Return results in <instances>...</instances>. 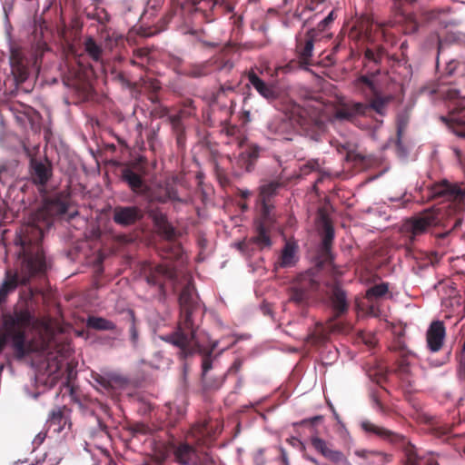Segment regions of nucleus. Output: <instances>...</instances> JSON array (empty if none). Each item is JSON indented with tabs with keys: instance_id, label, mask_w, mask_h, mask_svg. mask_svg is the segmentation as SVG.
<instances>
[{
	"instance_id": "nucleus-31",
	"label": "nucleus",
	"mask_w": 465,
	"mask_h": 465,
	"mask_svg": "<svg viewBox=\"0 0 465 465\" xmlns=\"http://www.w3.org/2000/svg\"><path fill=\"white\" fill-rule=\"evenodd\" d=\"M261 148L256 144H249L244 148L238 157L239 165L246 172H251L255 162L259 158Z\"/></svg>"
},
{
	"instance_id": "nucleus-36",
	"label": "nucleus",
	"mask_w": 465,
	"mask_h": 465,
	"mask_svg": "<svg viewBox=\"0 0 465 465\" xmlns=\"http://www.w3.org/2000/svg\"><path fill=\"white\" fill-rule=\"evenodd\" d=\"M213 1L215 2V4L213 5V6H212V9L210 10L211 19H209L207 16H205L203 12L199 11V10H194L193 15L196 16V17H200L204 23H211L215 20L214 9L216 6L223 7L227 14L232 13L233 11V6L232 5V4H230L226 0H213Z\"/></svg>"
},
{
	"instance_id": "nucleus-59",
	"label": "nucleus",
	"mask_w": 465,
	"mask_h": 465,
	"mask_svg": "<svg viewBox=\"0 0 465 465\" xmlns=\"http://www.w3.org/2000/svg\"><path fill=\"white\" fill-rule=\"evenodd\" d=\"M175 136H176L177 144L179 146L183 145L184 140H185L184 132L181 133V134H176Z\"/></svg>"
},
{
	"instance_id": "nucleus-62",
	"label": "nucleus",
	"mask_w": 465,
	"mask_h": 465,
	"mask_svg": "<svg viewBox=\"0 0 465 465\" xmlns=\"http://www.w3.org/2000/svg\"><path fill=\"white\" fill-rule=\"evenodd\" d=\"M156 461L159 465H161L166 459V456L164 454H162V455H157L156 456Z\"/></svg>"
},
{
	"instance_id": "nucleus-8",
	"label": "nucleus",
	"mask_w": 465,
	"mask_h": 465,
	"mask_svg": "<svg viewBox=\"0 0 465 465\" xmlns=\"http://www.w3.org/2000/svg\"><path fill=\"white\" fill-rule=\"evenodd\" d=\"M440 95L449 102L450 113L447 117H441L459 135L465 137V86L459 87L457 84L442 85L439 89Z\"/></svg>"
},
{
	"instance_id": "nucleus-29",
	"label": "nucleus",
	"mask_w": 465,
	"mask_h": 465,
	"mask_svg": "<svg viewBox=\"0 0 465 465\" xmlns=\"http://www.w3.org/2000/svg\"><path fill=\"white\" fill-rule=\"evenodd\" d=\"M63 82L80 95H84L88 92L89 84L79 71L69 70L63 77Z\"/></svg>"
},
{
	"instance_id": "nucleus-53",
	"label": "nucleus",
	"mask_w": 465,
	"mask_h": 465,
	"mask_svg": "<svg viewBox=\"0 0 465 465\" xmlns=\"http://www.w3.org/2000/svg\"><path fill=\"white\" fill-rule=\"evenodd\" d=\"M357 83L358 84H362L364 85H366L367 87H369L371 91H374L375 90V85H374V83L373 81L367 75H361L358 79H357Z\"/></svg>"
},
{
	"instance_id": "nucleus-26",
	"label": "nucleus",
	"mask_w": 465,
	"mask_h": 465,
	"mask_svg": "<svg viewBox=\"0 0 465 465\" xmlns=\"http://www.w3.org/2000/svg\"><path fill=\"white\" fill-rule=\"evenodd\" d=\"M249 83L266 100L272 102L277 99L279 93L273 84L265 83L254 72L248 74Z\"/></svg>"
},
{
	"instance_id": "nucleus-56",
	"label": "nucleus",
	"mask_w": 465,
	"mask_h": 465,
	"mask_svg": "<svg viewBox=\"0 0 465 465\" xmlns=\"http://www.w3.org/2000/svg\"><path fill=\"white\" fill-rule=\"evenodd\" d=\"M334 12L331 11L323 20H322L319 24V26H322L324 28L327 26L330 23H331L334 20L333 16Z\"/></svg>"
},
{
	"instance_id": "nucleus-11",
	"label": "nucleus",
	"mask_w": 465,
	"mask_h": 465,
	"mask_svg": "<svg viewBox=\"0 0 465 465\" xmlns=\"http://www.w3.org/2000/svg\"><path fill=\"white\" fill-rule=\"evenodd\" d=\"M440 218L437 211L428 209L418 215L407 219L401 225V232L413 242L417 237L424 234L427 231L439 223Z\"/></svg>"
},
{
	"instance_id": "nucleus-3",
	"label": "nucleus",
	"mask_w": 465,
	"mask_h": 465,
	"mask_svg": "<svg viewBox=\"0 0 465 465\" xmlns=\"http://www.w3.org/2000/svg\"><path fill=\"white\" fill-rule=\"evenodd\" d=\"M298 127L304 135L313 141H319L325 130V124L314 111L291 103L282 113L267 121L265 134L272 139L292 141Z\"/></svg>"
},
{
	"instance_id": "nucleus-14",
	"label": "nucleus",
	"mask_w": 465,
	"mask_h": 465,
	"mask_svg": "<svg viewBox=\"0 0 465 465\" xmlns=\"http://www.w3.org/2000/svg\"><path fill=\"white\" fill-rule=\"evenodd\" d=\"M9 62L15 83L19 86L28 79L30 67L36 63V57L29 58L22 48L13 46L10 50Z\"/></svg>"
},
{
	"instance_id": "nucleus-1",
	"label": "nucleus",
	"mask_w": 465,
	"mask_h": 465,
	"mask_svg": "<svg viewBox=\"0 0 465 465\" xmlns=\"http://www.w3.org/2000/svg\"><path fill=\"white\" fill-rule=\"evenodd\" d=\"M49 225L46 210L39 209L16 232L15 242L20 246V265L17 270L7 269L5 272L0 285V305L6 302L8 295L18 286H25L33 278L45 276L50 268L42 246L44 228Z\"/></svg>"
},
{
	"instance_id": "nucleus-55",
	"label": "nucleus",
	"mask_w": 465,
	"mask_h": 465,
	"mask_svg": "<svg viewBox=\"0 0 465 465\" xmlns=\"http://www.w3.org/2000/svg\"><path fill=\"white\" fill-rule=\"evenodd\" d=\"M320 167V163L318 160H311L309 161L303 167V171L306 172L308 169L309 171L317 170Z\"/></svg>"
},
{
	"instance_id": "nucleus-23",
	"label": "nucleus",
	"mask_w": 465,
	"mask_h": 465,
	"mask_svg": "<svg viewBox=\"0 0 465 465\" xmlns=\"http://www.w3.org/2000/svg\"><path fill=\"white\" fill-rule=\"evenodd\" d=\"M316 35V30L310 29L304 35H299L296 36V52L303 64H311Z\"/></svg>"
},
{
	"instance_id": "nucleus-2",
	"label": "nucleus",
	"mask_w": 465,
	"mask_h": 465,
	"mask_svg": "<svg viewBox=\"0 0 465 465\" xmlns=\"http://www.w3.org/2000/svg\"><path fill=\"white\" fill-rule=\"evenodd\" d=\"M180 319L174 331L160 335L159 338L178 349L180 360L199 353L202 355V380L205 381L208 371L213 368V353L218 346L217 341H211L207 346L202 345L197 338L198 325L194 317L200 307L195 300L191 286H184L179 296Z\"/></svg>"
},
{
	"instance_id": "nucleus-48",
	"label": "nucleus",
	"mask_w": 465,
	"mask_h": 465,
	"mask_svg": "<svg viewBox=\"0 0 465 465\" xmlns=\"http://www.w3.org/2000/svg\"><path fill=\"white\" fill-rule=\"evenodd\" d=\"M129 313H130V318H131V325H130V329H129L130 340H131L132 344L135 347L138 343L139 332H138V330L136 327L134 312L130 311Z\"/></svg>"
},
{
	"instance_id": "nucleus-32",
	"label": "nucleus",
	"mask_w": 465,
	"mask_h": 465,
	"mask_svg": "<svg viewBox=\"0 0 465 465\" xmlns=\"http://www.w3.org/2000/svg\"><path fill=\"white\" fill-rule=\"evenodd\" d=\"M391 101V95H381L380 94L374 93V95L370 100V102L366 103L368 107V116L371 114V111H374L381 116L386 115L388 105Z\"/></svg>"
},
{
	"instance_id": "nucleus-63",
	"label": "nucleus",
	"mask_w": 465,
	"mask_h": 465,
	"mask_svg": "<svg viewBox=\"0 0 465 465\" xmlns=\"http://www.w3.org/2000/svg\"><path fill=\"white\" fill-rule=\"evenodd\" d=\"M240 195H241L242 198L246 199V198H248L251 195V192L248 191V190H242L240 192Z\"/></svg>"
},
{
	"instance_id": "nucleus-22",
	"label": "nucleus",
	"mask_w": 465,
	"mask_h": 465,
	"mask_svg": "<svg viewBox=\"0 0 465 465\" xmlns=\"http://www.w3.org/2000/svg\"><path fill=\"white\" fill-rule=\"evenodd\" d=\"M275 222V215H271V219L267 220L262 214L255 223L256 235L250 239V242L256 244L260 249L271 247L272 240L270 231Z\"/></svg>"
},
{
	"instance_id": "nucleus-24",
	"label": "nucleus",
	"mask_w": 465,
	"mask_h": 465,
	"mask_svg": "<svg viewBox=\"0 0 465 465\" xmlns=\"http://www.w3.org/2000/svg\"><path fill=\"white\" fill-rule=\"evenodd\" d=\"M445 335L446 329L442 322L434 321L430 323L426 333L427 346L430 351L437 352L442 348Z\"/></svg>"
},
{
	"instance_id": "nucleus-50",
	"label": "nucleus",
	"mask_w": 465,
	"mask_h": 465,
	"mask_svg": "<svg viewBox=\"0 0 465 465\" xmlns=\"http://www.w3.org/2000/svg\"><path fill=\"white\" fill-rule=\"evenodd\" d=\"M171 124L174 134L184 132V127L182 119L179 115H172L170 117Z\"/></svg>"
},
{
	"instance_id": "nucleus-61",
	"label": "nucleus",
	"mask_w": 465,
	"mask_h": 465,
	"mask_svg": "<svg viewBox=\"0 0 465 465\" xmlns=\"http://www.w3.org/2000/svg\"><path fill=\"white\" fill-rule=\"evenodd\" d=\"M233 90H234V88L231 84H222L220 86V91L223 92V93H225L226 91H231L232 92Z\"/></svg>"
},
{
	"instance_id": "nucleus-10",
	"label": "nucleus",
	"mask_w": 465,
	"mask_h": 465,
	"mask_svg": "<svg viewBox=\"0 0 465 465\" xmlns=\"http://www.w3.org/2000/svg\"><path fill=\"white\" fill-rule=\"evenodd\" d=\"M147 175V161L144 157H138L122 169L121 178L132 192L137 194H144L148 186L144 180Z\"/></svg>"
},
{
	"instance_id": "nucleus-34",
	"label": "nucleus",
	"mask_w": 465,
	"mask_h": 465,
	"mask_svg": "<svg viewBox=\"0 0 465 465\" xmlns=\"http://www.w3.org/2000/svg\"><path fill=\"white\" fill-rule=\"evenodd\" d=\"M15 112V117L19 123L25 124L26 123L33 124L38 118L39 114L33 107L26 104H19L13 109Z\"/></svg>"
},
{
	"instance_id": "nucleus-25",
	"label": "nucleus",
	"mask_w": 465,
	"mask_h": 465,
	"mask_svg": "<svg viewBox=\"0 0 465 465\" xmlns=\"http://www.w3.org/2000/svg\"><path fill=\"white\" fill-rule=\"evenodd\" d=\"M70 414L71 410L65 406L52 410L47 420L48 427L53 428L54 432L60 433L64 430L66 424L71 426Z\"/></svg>"
},
{
	"instance_id": "nucleus-40",
	"label": "nucleus",
	"mask_w": 465,
	"mask_h": 465,
	"mask_svg": "<svg viewBox=\"0 0 465 465\" xmlns=\"http://www.w3.org/2000/svg\"><path fill=\"white\" fill-rule=\"evenodd\" d=\"M84 50L94 61L99 62L102 60L103 49L93 37L85 39Z\"/></svg>"
},
{
	"instance_id": "nucleus-13",
	"label": "nucleus",
	"mask_w": 465,
	"mask_h": 465,
	"mask_svg": "<svg viewBox=\"0 0 465 465\" xmlns=\"http://www.w3.org/2000/svg\"><path fill=\"white\" fill-rule=\"evenodd\" d=\"M427 198L462 203L465 202V183H451L443 180L428 188Z\"/></svg>"
},
{
	"instance_id": "nucleus-9",
	"label": "nucleus",
	"mask_w": 465,
	"mask_h": 465,
	"mask_svg": "<svg viewBox=\"0 0 465 465\" xmlns=\"http://www.w3.org/2000/svg\"><path fill=\"white\" fill-rule=\"evenodd\" d=\"M361 429L369 434H373L381 440L401 449L406 458V465H418L419 457L416 452V448L404 435L378 426L370 420H363L361 423Z\"/></svg>"
},
{
	"instance_id": "nucleus-47",
	"label": "nucleus",
	"mask_w": 465,
	"mask_h": 465,
	"mask_svg": "<svg viewBox=\"0 0 465 465\" xmlns=\"http://www.w3.org/2000/svg\"><path fill=\"white\" fill-rule=\"evenodd\" d=\"M383 56V49L378 48L377 50H373L371 48H367L364 53V58L369 62H372L375 64L381 63V58Z\"/></svg>"
},
{
	"instance_id": "nucleus-35",
	"label": "nucleus",
	"mask_w": 465,
	"mask_h": 465,
	"mask_svg": "<svg viewBox=\"0 0 465 465\" xmlns=\"http://www.w3.org/2000/svg\"><path fill=\"white\" fill-rule=\"evenodd\" d=\"M165 0H147L146 6L141 16L143 23L151 22L163 8Z\"/></svg>"
},
{
	"instance_id": "nucleus-33",
	"label": "nucleus",
	"mask_w": 465,
	"mask_h": 465,
	"mask_svg": "<svg viewBox=\"0 0 465 465\" xmlns=\"http://www.w3.org/2000/svg\"><path fill=\"white\" fill-rule=\"evenodd\" d=\"M392 351L399 353L397 359V371L401 374H409L411 364L409 358L415 356V354L408 351L401 343L393 346Z\"/></svg>"
},
{
	"instance_id": "nucleus-42",
	"label": "nucleus",
	"mask_w": 465,
	"mask_h": 465,
	"mask_svg": "<svg viewBox=\"0 0 465 465\" xmlns=\"http://www.w3.org/2000/svg\"><path fill=\"white\" fill-rule=\"evenodd\" d=\"M156 201L159 203H166L167 201L183 203L184 201L181 199L178 195V192L173 185L167 184L164 189V194L159 197H155Z\"/></svg>"
},
{
	"instance_id": "nucleus-28",
	"label": "nucleus",
	"mask_w": 465,
	"mask_h": 465,
	"mask_svg": "<svg viewBox=\"0 0 465 465\" xmlns=\"http://www.w3.org/2000/svg\"><path fill=\"white\" fill-rule=\"evenodd\" d=\"M298 245L294 242L288 241L285 242L281 255L275 263V267L289 268L292 267L298 262Z\"/></svg>"
},
{
	"instance_id": "nucleus-60",
	"label": "nucleus",
	"mask_w": 465,
	"mask_h": 465,
	"mask_svg": "<svg viewBox=\"0 0 465 465\" xmlns=\"http://www.w3.org/2000/svg\"><path fill=\"white\" fill-rule=\"evenodd\" d=\"M150 88L153 92H158L161 89V84L157 80L151 81L150 83Z\"/></svg>"
},
{
	"instance_id": "nucleus-16",
	"label": "nucleus",
	"mask_w": 465,
	"mask_h": 465,
	"mask_svg": "<svg viewBox=\"0 0 465 465\" xmlns=\"http://www.w3.org/2000/svg\"><path fill=\"white\" fill-rule=\"evenodd\" d=\"M282 184L278 182H271L260 187L259 203H261V214L265 219H271V215H274V205L272 198L277 194Z\"/></svg>"
},
{
	"instance_id": "nucleus-19",
	"label": "nucleus",
	"mask_w": 465,
	"mask_h": 465,
	"mask_svg": "<svg viewBox=\"0 0 465 465\" xmlns=\"http://www.w3.org/2000/svg\"><path fill=\"white\" fill-rule=\"evenodd\" d=\"M143 218V212L137 206H115L113 212L114 222L127 227L135 224Z\"/></svg>"
},
{
	"instance_id": "nucleus-27",
	"label": "nucleus",
	"mask_w": 465,
	"mask_h": 465,
	"mask_svg": "<svg viewBox=\"0 0 465 465\" xmlns=\"http://www.w3.org/2000/svg\"><path fill=\"white\" fill-rule=\"evenodd\" d=\"M450 8H435L424 11L422 15L423 19L428 23H436L441 27H449L450 25H456L457 23L451 20L450 17Z\"/></svg>"
},
{
	"instance_id": "nucleus-38",
	"label": "nucleus",
	"mask_w": 465,
	"mask_h": 465,
	"mask_svg": "<svg viewBox=\"0 0 465 465\" xmlns=\"http://www.w3.org/2000/svg\"><path fill=\"white\" fill-rule=\"evenodd\" d=\"M95 382H97L100 386H102L105 390H111L114 388V383L123 385L126 383V379L117 375L111 374L109 377H105L100 374H96L94 377Z\"/></svg>"
},
{
	"instance_id": "nucleus-41",
	"label": "nucleus",
	"mask_w": 465,
	"mask_h": 465,
	"mask_svg": "<svg viewBox=\"0 0 465 465\" xmlns=\"http://www.w3.org/2000/svg\"><path fill=\"white\" fill-rule=\"evenodd\" d=\"M310 298V295L302 290L295 283L289 290V300L297 304L305 302Z\"/></svg>"
},
{
	"instance_id": "nucleus-39",
	"label": "nucleus",
	"mask_w": 465,
	"mask_h": 465,
	"mask_svg": "<svg viewBox=\"0 0 465 465\" xmlns=\"http://www.w3.org/2000/svg\"><path fill=\"white\" fill-rule=\"evenodd\" d=\"M159 233L166 240L172 241L176 237V231L173 226L167 221L165 216H161L157 220Z\"/></svg>"
},
{
	"instance_id": "nucleus-15",
	"label": "nucleus",
	"mask_w": 465,
	"mask_h": 465,
	"mask_svg": "<svg viewBox=\"0 0 465 465\" xmlns=\"http://www.w3.org/2000/svg\"><path fill=\"white\" fill-rule=\"evenodd\" d=\"M233 67L232 62L221 57H213L207 61L199 64H192L184 69V74L189 77L199 78L206 76L213 72L231 71Z\"/></svg>"
},
{
	"instance_id": "nucleus-20",
	"label": "nucleus",
	"mask_w": 465,
	"mask_h": 465,
	"mask_svg": "<svg viewBox=\"0 0 465 465\" xmlns=\"http://www.w3.org/2000/svg\"><path fill=\"white\" fill-rule=\"evenodd\" d=\"M368 116V107L366 103L347 101L342 103L334 113V117L338 120H346L352 122L358 117Z\"/></svg>"
},
{
	"instance_id": "nucleus-49",
	"label": "nucleus",
	"mask_w": 465,
	"mask_h": 465,
	"mask_svg": "<svg viewBox=\"0 0 465 465\" xmlns=\"http://www.w3.org/2000/svg\"><path fill=\"white\" fill-rule=\"evenodd\" d=\"M111 77L113 80L120 83L124 87L131 86L130 81L126 78L125 74L123 72L113 70L111 72Z\"/></svg>"
},
{
	"instance_id": "nucleus-64",
	"label": "nucleus",
	"mask_w": 465,
	"mask_h": 465,
	"mask_svg": "<svg viewBox=\"0 0 465 465\" xmlns=\"http://www.w3.org/2000/svg\"><path fill=\"white\" fill-rule=\"evenodd\" d=\"M326 0H311V5H319V4H322Z\"/></svg>"
},
{
	"instance_id": "nucleus-18",
	"label": "nucleus",
	"mask_w": 465,
	"mask_h": 465,
	"mask_svg": "<svg viewBox=\"0 0 465 465\" xmlns=\"http://www.w3.org/2000/svg\"><path fill=\"white\" fill-rule=\"evenodd\" d=\"M30 174L35 184L46 185L53 176L52 163L47 158H45L44 161L32 158L30 161Z\"/></svg>"
},
{
	"instance_id": "nucleus-6",
	"label": "nucleus",
	"mask_w": 465,
	"mask_h": 465,
	"mask_svg": "<svg viewBox=\"0 0 465 465\" xmlns=\"http://www.w3.org/2000/svg\"><path fill=\"white\" fill-rule=\"evenodd\" d=\"M328 296L333 316L325 324L316 323L314 331L308 334L306 340L312 345L326 341L331 333H341L346 330L343 323L335 322V321L349 312L351 302L347 292L335 281L329 285Z\"/></svg>"
},
{
	"instance_id": "nucleus-12",
	"label": "nucleus",
	"mask_w": 465,
	"mask_h": 465,
	"mask_svg": "<svg viewBox=\"0 0 465 465\" xmlns=\"http://www.w3.org/2000/svg\"><path fill=\"white\" fill-rule=\"evenodd\" d=\"M319 215L322 223L323 235L317 252L315 262L319 269L331 268L333 262L331 247L334 239V230L331 220L322 210L320 211Z\"/></svg>"
},
{
	"instance_id": "nucleus-4",
	"label": "nucleus",
	"mask_w": 465,
	"mask_h": 465,
	"mask_svg": "<svg viewBox=\"0 0 465 465\" xmlns=\"http://www.w3.org/2000/svg\"><path fill=\"white\" fill-rule=\"evenodd\" d=\"M33 319L28 308L15 309L13 313L4 315L0 328V353L9 341L17 359H23L32 352V344L26 341L25 332Z\"/></svg>"
},
{
	"instance_id": "nucleus-37",
	"label": "nucleus",
	"mask_w": 465,
	"mask_h": 465,
	"mask_svg": "<svg viewBox=\"0 0 465 465\" xmlns=\"http://www.w3.org/2000/svg\"><path fill=\"white\" fill-rule=\"evenodd\" d=\"M86 325L88 328L97 331H114L116 328V325L112 321L96 316H89Z\"/></svg>"
},
{
	"instance_id": "nucleus-7",
	"label": "nucleus",
	"mask_w": 465,
	"mask_h": 465,
	"mask_svg": "<svg viewBox=\"0 0 465 465\" xmlns=\"http://www.w3.org/2000/svg\"><path fill=\"white\" fill-rule=\"evenodd\" d=\"M215 2L213 0H170V6L163 17L153 27L144 29V36H153L163 31L173 17H177L178 22H186V15H193L194 10L204 13L205 16L211 19L210 10Z\"/></svg>"
},
{
	"instance_id": "nucleus-17",
	"label": "nucleus",
	"mask_w": 465,
	"mask_h": 465,
	"mask_svg": "<svg viewBox=\"0 0 465 465\" xmlns=\"http://www.w3.org/2000/svg\"><path fill=\"white\" fill-rule=\"evenodd\" d=\"M176 277L174 267L169 263L158 264L150 269L146 282L153 286H158L160 292H164V282Z\"/></svg>"
},
{
	"instance_id": "nucleus-21",
	"label": "nucleus",
	"mask_w": 465,
	"mask_h": 465,
	"mask_svg": "<svg viewBox=\"0 0 465 465\" xmlns=\"http://www.w3.org/2000/svg\"><path fill=\"white\" fill-rule=\"evenodd\" d=\"M310 441L314 450L331 462L351 465L346 456L341 450L331 449L325 440L313 436Z\"/></svg>"
},
{
	"instance_id": "nucleus-44",
	"label": "nucleus",
	"mask_w": 465,
	"mask_h": 465,
	"mask_svg": "<svg viewBox=\"0 0 465 465\" xmlns=\"http://www.w3.org/2000/svg\"><path fill=\"white\" fill-rule=\"evenodd\" d=\"M87 17L96 20L101 25H106L110 21L108 12L104 8L98 6L92 13H89Z\"/></svg>"
},
{
	"instance_id": "nucleus-45",
	"label": "nucleus",
	"mask_w": 465,
	"mask_h": 465,
	"mask_svg": "<svg viewBox=\"0 0 465 465\" xmlns=\"http://www.w3.org/2000/svg\"><path fill=\"white\" fill-rule=\"evenodd\" d=\"M128 431L133 437H136L138 435H149L153 432L152 429L143 422H135L129 425Z\"/></svg>"
},
{
	"instance_id": "nucleus-46",
	"label": "nucleus",
	"mask_w": 465,
	"mask_h": 465,
	"mask_svg": "<svg viewBox=\"0 0 465 465\" xmlns=\"http://www.w3.org/2000/svg\"><path fill=\"white\" fill-rule=\"evenodd\" d=\"M409 124V116L407 114H400L397 117V145L401 146V137Z\"/></svg>"
},
{
	"instance_id": "nucleus-58",
	"label": "nucleus",
	"mask_w": 465,
	"mask_h": 465,
	"mask_svg": "<svg viewBox=\"0 0 465 465\" xmlns=\"http://www.w3.org/2000/svg\"><path fill=\"white\" fill-rule=\"evenodd\" d=\"M242 367V361L237 360L235 361L232 365L231 366V368L229 369V372L230 373H237L239 371V370L241 369Z\"/></svg>"
},
{
	"instance_id": "nucleus-52",
	"label": "nucleus",
	"mask_w": 465,
	"mask_h": 465,
	"mask_svg": "<svg viewBox=\"0 0 465 465\" xmlns=\"http://www.w3.org/2000/svg\"><path fill=\"white\" fill-rule=\"evenodd\" d=\"M460 66V62L457 60H450L445 66V74L447 75H452L456 73L458 67Z\"/></svg>"
},
{
	"instance_id": "nucleus-54",
	"label": "nucleus",
	"mask_w": 465,
	"mask_h": 465,
	"mask_svg": "<svg viewBox=\"0 0 465 465\" xmlns=\"http://www.w3.org/2000/svg\"><path fill=\"white\" fill-rule=\"evenodd\" d=\"M323 420V416L317 415L309 419H305L302 423L303 424H311V425H316Z\"/></svg>"
},
{
	"instance_id": "nucleus-43",
	"label": "nucleus",
	"mask_w": 465,
	"mask_h": 465,
	"mask_svg": "<svg viewBox=\"0 0 465 465\" xmlns=\"http://www.w3.org/2000/svg\"><path fill=\"white\" fill-rule=\"evenodd\" d=\"M389 291L388 283L375 284L369 288L366 292V298L371 300L372 298H381L384 296Z\"/></svg>"
},
{
	"instance_id": "nucleus-57",
	"label": "nucleus",
	"mask_w": 465,
	"mask_h": 465,
	"mask_svg": "<svg viewBox=\"0 0 465 465\" xmlns=\"http://www.w3.org/2000/svg\"><path fill=\"white\" fill-rule=\"evenodd\" d=\"M372 400H373V402H374L376 408H378L381 412H384L385 407L375 394H372Z\"/></svg>"
},
{
	"instance_id": "nucleus-5",
	"label": "nucleus",
	"mask_w": 465,
	"mask_h": 465,
	"mask_svg": "<svg viewBox=\"0 0 465 465\" xmlns=\"http://www.w3.org/2000/svg\"><path fill=\"white\" fill-rule=\"evenodd\" d=\"M190 435L195 440L196 446L187 441H170L168 450L173 453V460L180 465H213L214 461L211 454L202 446L206 445L210 431L206 421L194 424Z\"/></svg>"
},
{
	"instance_id": "nucleus-30",
	"label": "nucleus",
	"mask_w": 465,
	"mask_h": 465,
	"mask_svg": "<svg viewBox=\"0 0 465 465\" xmlns=\"http://www.w3.org/2000/svg\"><path fill=\"white\" fill-rule=\"evenodd\" d=\"M298 285L302 290H303L306 293L311 295L312 293L317 292L320 288V277L314 272V270H309L304 273L300 274L296 282H294Z\"/></svg>"
},
{
	"instance_id": "nucleus-51",
	"label": "nucleus",
	"mask_w": 465,
	"mask_h": 465,
	"mask_svg": "<svg viewBox=\"0 0 465 465\" xmlns=\"http://www.w3.org/2000/svg\"><path fill=\"white\" fill-rule=\"evenodd\" d=\"M53 210L60 215L65 214L68 211V205L64 202L55 200L52 203Z\"/></svg>"
}]
</instances>
